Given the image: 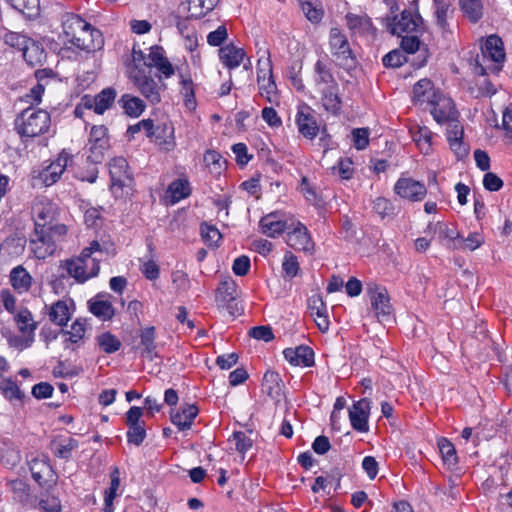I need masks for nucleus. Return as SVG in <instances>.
<instances>
[{"mask_svg": "<svg viewBox=\"0 0 512 512\" xmlns=\"http://www.w3.org/2000/svg\"><path fill=\"white\" fill-rule=\"evenodd\" d=\"M314 82L318 90L321 88H339L331 69L323 61L318 60L314 66Z\"/></svg>", "mask_w": 512, "mask_h": 512, "instance_id": "30", "label": "nucleus"}, {"mask_svg": "<svg viewBox=\"0 0 512 512\" xmlns=\"http://www.w3.org/2000/svg\"><path fill=\"white\" fill-rule=\"evenodd\" d=\"M238 297L235 281L231 277H224L217 288L216 302L218 307L225 308L233 315L234 303Z\"/></svg>", "mask_w": 512, "mask_h": 512, "instance_id": "18", "label": "nucleus"}, {"mask_svg": "<svg viewBox=\"0 0 512 512\" xmlns=\"http://www.w3.org/2000/svg\"><path fill=\"white\" fill-rule=\"evenodd\" d=\"M438 447L442 456L443 463L449 469H453L458 463L454 445L448 439L441 438L438 441Z\"/></svg>", "mask_w": 512, "mask_h": 512, "instance_id": "46", "label": "nucleus"}, {"mask_svg": "<svg viewBox=\"0 0 512 512\" xmlns=\"http://www.w3.org/2000/svg\"><path fill=\"white\" fill-rule=\"evenodd\" d=\"M345 18L347 27L353 33L371 35L375 34L376 29L373 27L371 19L367 15L348 13Z\"/></svg>", "mask_w": 512, "mask_h": 512, "instance_id": "32", "label": "nucleus"}, {"mask_svg": "<svg viewBox=\"0 0 512 512\" xmlns=\"http://www.w3.org/2000/svg\"><path fill=\"white\" fill-rule=\"evenodd\" d=\"M103 252L99 242L94 240L81 251L79 256L65 260L62 265L70 277L74 278L78 283H84L99 274V263L102 257H93V255L99 254L101 256Z\"/></svg>", "mask_w": 512, "mask_h": 512, "instance_id": "3", "label": "nucleus"}, {"mask_svg": "<svg viewBox=\"0 0 512 512\" xmlns=\"http://www.w3.org/2000/svg\"><path fill=\"white\" fill-rule=\"evenodd\" d=\"M15 320L19 330L23 333H31L36 329V323L33 316L27 309L21 310L15 316Z\"/></svg>", "mask_w": 512, "mask_h": 512, "instance_id": "57", "label": "nucleus"}, {"mask_svg": "<svg viewBox=\"0 0 512 512\" xmlns=\"http://www.w3.org/2000/svg\"><path fill=\"white\" fill-rule=\"evenodd\" d=\"M262 392L275 401H280L284 394V383L275 371L268 370L263 376L261 383Z\"/></svg>", "mask_w": 512, "mask_h": 512, "instance_id": "21", "label": "nucleus"}, {"mask_svg": "<svg viewBox=\"0 0 512 512\" xmlns=\"http://www.w3.org/2000/svg\"><path fill=\"white\" fill-rule=\"evenodd\" d=\"M367 293L377 318L380 321L387 320L391 316L392 307L386 289L370 283L367 285Z\"/></svg>", "mask_w": 512, "mask_h": 512, "instance_id": "13", "label": "nucleus"}, {"mask_svg": "<svg viewBox=\"0 0 512 512\" xmlns=\"http://www.w3.org/2000/svg\"><path fill=\"white\" fill-rule=\"evenodd\" d=\"M117 97V91L112 87L101 90L94 96V104H96V114H103L112 107Z\"/></svg>", "mask_w": 512, "mask_h": 512, "instance_id": "42", "label": "nucleus"}, {"mask_svg": "<svg viewBox=\"0 0 512 512\" xmlns=\"http://www.w3.org/2000/svg\"><path fill=\"white\" fill-rule=\"evenodd\" d=\"M374 211L383 219L385 217H391L395 214V207L390 200L384 197H378L374 201Z\"/></svg>", "mask_w": 512, "mask_h": 512, "instance_id": "59", "label": "nucleus"}, {"mask_svg": "<svg viewBox=\"0 0 512 512\" xmlns=\"http://www.w3.org/2000/svg\"><path fill=\"white\" fill-rule=\"evenodd\" d=\"M0 391L2 392L4 397L10 402L17 401L22 403L24 393L20 390L18 385L11 379L7 378L0 382Z\"/></svg>", "mask_w": 512, "mask_h": 512, "instance_id": "50", "label": "nucleus"}, {"mask_svg": "<svg viewBox=\"0 0 512 512\" xmlns=\"http://www.w3.org/2000/svg\"><path fill=\"white\" fill-rule=\"evenodd\" d=\"M89 311L102 321H109L115 315V310L112 303L104 299L103 295H97L90 299L88 302Z\"/></svg>", "mask_w": 512, "mask_h": 512, "instance_id": "27", "label": "nucleus"}, {"mask_svg": "<svg viewBox=\"0 0 512 512\" xmlns=\"http://www.w3.org/2000/svg\"><path fill=\"white\" fill-rule=\"evenodd\" d=\"M435 7L436 24L443 34L451 33L448 16L453 12L451 0H433Z\"/></svg>", "mask_w": 512, "mask_h": 512, "instance_id": "36", "label": "nucleus"}, {"mask_svg": "<svg viewBox=\"0 0 512 512\" xmlns=\"http://www.w3.org/2000/svg\"><path fill=\"white\" fill-rule=\"evenodd\" d=\"M412 137L420 150L427 154L431 147L432 132L427 127H419Z\"/></svg>", "mask_w": 512, "mask_h": 512, "instance_id": "56", "label": "nucleus"}, {"mask_svg": "<svg viewBox=\"0 0 512 512\" xmlns=\"http://www.w3.org/2000/svg\"><path fill=\"white\" fill-rule=\"evenodd\" d=\"M301 10L308 21L319 23L324 17V9L319 0H298Z\"/></svg>", "mask_w": 512, "mask_h": 512, "instance_id": "41", "label": "nucleus"}, {"mask_svg": "<svg viewBox=\"0 0 512 512\" xmlns=\"http://www.w3.org/2000/svg\"><path fill=\"white\" fill-rule=\"evenodd\" d=\"M67 232L64 224L49 227L37 224L29 235V250L39 260L51 257L56 253L58 244L65 240Z\"/></svg>", "mask_w": 512, "mask_h": 512, "instance_id": "2", "label": "nucleus"}, {"mask_svg": "<svg viewBox=\"0 0 512 512\" xmlns=\"http://www.w3.org/2000/svg\"><path fill=\"white\" fill-rule=\"evenodd\" d=\"M45 87L41 83H37L33 86L27 94H25L22 98V101L30 104L29 107H33L34 105H39L42 101V96L44 94Z\"/></svg>", "mask_w": 512, "mask_h": 512, "instance_id": "62", "label": "nucleus"}, {"mask_svg": "<svg viewBox=\"0 0 512 512\" xmlns=\"http://www.w3.org/2000/svg\"><path fill=\"white\" fill-rule=\"evenodd\" d=\"M353 163L349 158L340 159L336 166L332 167L333 173H338V175L344 179H351L354 173V169L352 167Z\"/></svg>", "mask_w": 512, "mask_h": 512, "instance_id": "63", "label": "nucleus"}, {"mask_svg": "<svg viewBox=\"0 0 512 512\" xmlns=\"http://www.w3.org/2000/svg\"><path fill=\"white\" fill-rule=\"evenodd\" d=\"M22 53L25 61L32 67L40 65L46 58L44 49L32 40L28 42Z\"/></svg>", "mask_w": 512, "mask_h": 512, "instance_id": "45", "label": "nucleus"}, {"mask_svg": "<svg viewBox=\"0 0 512 512\" xmlns=\"http://www.w3.org/2000/svg\"><path fill=\"white\" fill-rule=\"evenodd\" d=\"M300 265L297 257L291 252L287 251L282 261V272L284 279H293L298 275Z\"/></svg>", "mask_w": 512, "mask_h": 512, "instance_id": "51", "label": "nucleus"}, {"mask_svg": "<svg viewBox=\"0 0 512 512\" xmlns=\"http://www.w3.org/2000/svg\"><path fill=\"white\" fill-rule=\"evenodd\" d=\"M96 342L100 349L107 354L115 353L121 347V341L110 332H104L98 335Z\"/></svg>", "mask_w": 512, "mask_h": 512, "instance_id": "49", "label": "nucleus"}, {"mask_svg": "<svg viewBox=\"0 0 512 512\" xmlns=\"http://www.w3.org/2000/svg\"><path fill=\"white\" fill-rule=\"evenodd\" d=\"M30 470L32 478L43 488L49 489L56 484V474L45 459H34L31 462Z\"/></svg>", "mask_w": 512, "mask_h": 512, "instance_id": "17", "label": "nucleus"}, {"mask_svg": "<svg viewBox=\"0 0 512 512\" xmlns=\"http://www.w3.org/2000/svg\"><path fill=\"white\" fill-rule=\"evenodd\" d=\"M65 40L78 49L90 52L103 46L102 34L80 16L66 14L62 21Z\"/></svg>", "mask_w": 512, "mask_h": 512, "instance_id": "1", "label": "nucleus"}, {"mask_svg": "<svg viewBox=\"0 0 512 512\" xmlns=\"http://www.w3.org/2000/svg\"><path fill=\"white\" fill-rule=\"evenodd\" d=\"M435 227L438 231L439 240L446 242L447 246L454 249L455 243H458L460 239V233L443 223H437Z\"/></svg>", "mask_w": 512, "mask_h": 512, "instance_id": "55", "label": "nucleus"}, {"mask_svg": "<svg viewBox=\"0 0 512 512\" xmlns=\"http://www.w3.org/2000/svg\"><path fill=\"white\" fill-rule=\"evenodd\" d=\"M191 194V187L188 179L178 178L172 181L166 190V199L169 204L174 205L181 200L189 197Z\"/></svg>", "mask_w": 512, "mask_h": 512, "instance_id": "29", "label": "nucleus"}, {"mask_svg": "<svg viewBox=\"0 0 512 512\" xmlns=\"http://www.w3.org/2000/svg\"><path fill=\"white\" fill-rule=\"evenodd\" d=\"M32 214L34 226L40 224L49 227L56 218V208L49 201H38L32 207Z\"/></svg>", "mask_w": 512, "mask_h": 512, "instance_id": "26", "label": "nucleus"}, {"mask_svg": "<svg viewBox=\"0 0 512 512\" xmlns=\"http://www.w3.org/2000/svg\"><path fill=\"white\" fill-rule=\"evenodd\" d=\"M120 487V471L118 467H114L110 473V486L104 492V508L103 512L114 511V499Z\"/></svg>", "mask_w": 512, "mask_h": 512, "instance_id": "38", "label": "nucleus"}, {"mask_svg": "<svg viewBox=\"0 0 512 512\" xmlns=\"http://www.w3.org/2000/svg\"><path fill=\"white\" fill-rule=\"evenodd\" d=\"M181 85V94L184 97L185 105L190 109L195 108L196 101L192 79L182 77Z\"/></svg>", "mask_w": 512, "mask_h": 512, "instance_id": "60", "label": "nucleus"}, {"mask_svg": "<svg viewBox=\"0 0 512 512\" xmlns=\"http://www.w3.org/2000/svg\"><path fill=\"white\" fill-rule=\"evenodd\" d=\"M11 6L22 14L33 17L39 12V0H8Z\"/></svg>", "mask_w": 512, "mask_h": 512, "instance_id": "54", "label": "nucleus"}, {"mask_svg": "<svg viewBox=\"0 0 512 512\" xmlns=\"http://www.w3.org/2000/svg\"><path fill=\"white\" fill-rule=\"evenodd\" d=\"M201 236L204 242L211 247L217 246L222 238L219 230L215 226L207 223L201 224Z\"/></svg>", "mask_w": 512, "mask_h": 512, "instance_id": "58", "label": "nucleus"}, {"mask_svg": "<svg viewBox=\"0 0 512 512\" xmlns=\"http://www.w3.org/2000/svg\"><path fill=\"white\" fill-rule=\"evenodd\" d=\"M198 412L195 405L182 406L180 411L171 412V422L181 431L188 430L191 428Z\"/></svg>", "mask_w": 512, "mask_h": 512, "instance_id": "31", "label": "nucleus"}, {"mask_svg": "<svg viewBox=\"0 0 512 512\" xmlns=\"http://www.w3.org/2000/svg\"><path fill=\"white\" fill-rule=\"evenodd\" d=\"M460 10L472 23H477L483 16V5L480 0H459Z\"/></svg>", "mask_w": 512, "mask_h": 512, "instance_id": "43", "label": "nucleus"}, {"mask_svg": "<svg viewBox=\"0 0 512 512\" xmlns=\"http://www.w3.org/2000/svg\"><path fill=\"white\" fill-rule=\"evenodd\" d=\"M283 354L285 359L294 366L311 367L314 364V352L308 346L287 348Z\"/></svg>", "mask_w": 512, "mask_h": 512, "instance_id": "23", "label": "nucleus"}, {"mask_svg": "<svg viewBox=\"0 0 512 512\" xmlns=\"http://www.w3.org/2000/svg\"><path fill=\"white\" fill-rule=\"evenodd\" d=\"M219 0H188V11L191 17L200 18L212 11Z\"/></svg>", "mask_w": 512, "mask_h": 512, "instance_id": "47", "label": "nucleus"}, {"mask_svg": "<svg viewBox=\"0 0 512 512\" xmlns=\"http://www.w3.org/2000/svg\"><path fill=\"white\" fill-rule=\"evenodd\" d=\"M49 319L58 326H66L69 322L72 311L66 300H58L49 307Z\"/></svg>", "mask_w": 512, "mask_h": 512, "instance_id": "34", "label": "nucleus"}, {"mask_svg": "<svg viewBox=\"0 0 512 512\" xmlns=\"http://www.w3.org/2000/svg\"><path fill=\"white\" fill-rule=\"evenodd\" d=\"M484 243V236L479 232H471L466 238L460 239L455 243L454 249L474 251Z\"/></svg>", "mask_w": 512, "mask_h": 512, "instance_id": "52", "label": "nucleus"}, {"mask_svg": "<svg viewBox=\"0 0 512 512\" xmlns=\"http://www.w3.org/2000/svg\"><path fill=\"white\" fill-rule=\"evenodd\" d=\"M221 62L229 69H234L240 65L245 57V51L233 44L221 47L219 50Z\"/></svg>", "mask_w": 512, "mask_h": 512, "instance_id": "33", "label": "nucleus"}, {"mask_svg": "<svg viewBox=\"0 0 512 512\" xmlns=\"http://www.w3.org/2000/svg\"><path fill=\"white\" fill-rule=\"evenodd\" d=\"M70 162H72V155L66 150H62L58 157L40 173L42 183L46 187L55 184Z\"/></svg>", "mask_w": 512, "mask_h": 512, "instance_id": "16", "label": "nucleus"}, {"mask_svg": "<svg viewBox=\"0 0 512 512\" xmlns=\"http://www.w3.org/2000/svg\"><path fill=\"white\" fill-rule=\"evenodd\" d=\"M78 446V441L72 437H58L51 441L53 453L60 459H69L72 451L78 448Z\"/></svg>", "mask_w": 512, "mask_h": 512, "instance_id": "37", "label": "nucleus"}, {"mask_svg": "<svg viewBox=\"0 0 512 512\" xmlns=\"http://www.w3.org/2000/svg\"><path fill=\"white\" fill-rule=\"evenodd\" d=\"M129 78L141 95L150 103L157 104L161 101L160 86L151 76L147 75L144 70L139 69L137 66L131 68Z\"/></svg>", "mask_w": 512, "mask_h": 512, "instance_id": "9", "label": "nucleus"}, {"mask_svg": "<svg viewBox=\"0 0 512 512\" xmlns=\"http://www.w3.org/2000/svg\"><path fill=\"white\" fill-rule=\"evenodd\" d=\"M442 92L434 87L430 79L423 78L413 86L412 102L423 109H428Z\"/></svg>", "mask_w": 512, "mask_h": 512, "instance_id": "12", "label": "nucleus"}, {"mask_svg": "<svg viewBox=\"0 0 512 512\" xmlns=\"http://www.w3.org/2000/svg\"><path fill=\"white\" fill-rule=\"evenodd\" d=\"M12 287L19 293L27 292L32 284V277L22 266H17L10 273Z\"/></svg>", "mask_w": 512, "mask_h": 512, "instance_id": "39", "label": "nucleus"}, {"mask_svg": "<svg viewBox=\"0 0 512 512\" xmlns=\"http://www.w3.org/2000/svg\"><path fill=\"white\" fill-rule=\"evenodd\" d=\"M394 192L403 199L420 202L426 197L427 189L420 181L411 177H400L394 185Z\"/></svg>", "mask_w": 512, "mask_h": 512, "instance_id": "11", "label": "nucleus"}, {"mask_svg": "<svg viewBox=\"0 0 512 512\" xmlns=\"http://www.w3.org/2000/svg\"><path fill=\"white\" fill-rule=\"evenodd\" d=\"M164 53V49L160 46L156 45L150 47V52L148 54L147 61H145V65L147 67L157 68L160 73H162L166 78H169L174 74L175 71L174 67L165 57Z\"/></svg>", "mask_w": 512, "mask_h": 512, "instance_id": "22", "label": "nucleus"}, {"mask_svg": "<svg viewBox=\"0 0 512 512\" xmlns=\"http://www.w3.org/2000/svg\"><path fill=\"white\" fill-rule=\"evenodd\" d=\"M39 508L43 512H62L61 502L56 496L41 498Z\"/></svg>", "mask_w": 512, "mask_h": 512, "instance_id": "64", "label": "nucleus"}, {"mask_svg": "<svg viewBox=\"0 0 512 512\" xmlns=\"http://www.w3.org/2000/svg\"><path fill=\"white\" fill-rule=\"evenodd\" d=\"M14 129L21 140L26 142L49 133L51 116L46 110L28 107L16 116Z\"/></svg>", "mask_w": 512, "mask_h": 512, "instance_id": "4", "label": "nucleus"}, {"mask_svg": "<svg viewBox=\"0 0 512 512\" xmlns=\"http://www.w3.org/2000/svg\"><path fill=\"white\" fill-rule=\"evenodd\" d=\"M329 45L334 61L338 66L346 70L356 66V57L350 48L348 39L338 28L330 30Z\"/></svg>", "mask_w": 512, "mask_h": 512, "instance_id": "8", "label": "nucleus"}, {"mask_svg": "<svg viewBox=\"0 0 512 512\" xmlns=\"http://www.w3.org/2000/svg\"><path fill=\"white\" fill-rule=\"evenodd\" d=\"M257 82L259 93L271 104H278L277 86L273 79L272 63L268 50H264L263 56L257 64Z\"/></svg>", "mask_w": 512, "mask_h": 512, "instance_id": "6", "label": "nucleus"}, {"mask_svg": "<svg viewBox=\"0 0 512 512\" xmlns=\"http://www.w3.org/2000/svg\"><path fill=\"white\" fill-rule=\"evenodd\" d=\"M86 325L87 322L85 319H76L71 327L70 330H63L62 333L64 335H68V338L65 340V348H69V344H76L80 342L86 333Z\"/></svg>", "mask_w": 512, "mask_h": 512, "instance_id": "44", "label": "nucleus"}, {"mask_svg": "<svg viewBox=\"0 0 512 512\" xmlns=\"http://www.w3.org/2000/svg\"><path fill=\"white\" fill-rule=\"evenodd\" d=\"M338 90L339 88H321L319 91L321 93L322 107L325 111L333 115L339 114L342 107V101L339 97Z\"/></svg>", "mask_w": 512, "mask_h": 512, "instance_id": "35", "label": "nucleus"}, {"mask_svg": "<svg viewBox=\"0 0 512 512\" xmlns=\"http://www.w3.org/2000/svg\"><path fill=\"white\" fill-rule=\"evenodd\" d=\"M153 134L154 142L163 151H171L176 143L174 138V127L171 123H162L156 126Z\"/></svg>", "mask_w": 512, "mask_h": 512, "instance_id": "28", "label": "nucleus"}, {"mask_svg": "<svg viewBox=\"0 0 512 512\" xmlns=\"http://www.w3.org/2000/svg\"><path fill=\"white\" fill-rule=\"evenodd\" d=\"M109 174L111 179V191L117 197L128 194L134 182L129 165L125 158L115 157L109 162Z\"/></svg>", "mask_w": 512, "mask_h": 512, "instance_id": "7", "label": "nucleus"}, {"mask_svg": "<svg viewBox=\"0 0 512 512\" xmlns=\"http://www.w3.org/2000/svg\"><path fill=\"white\" fill-rule=\"evenodd\" d=\"M296 124L299 132L307 139H314L319 132V126L313 115L312 109L306 105L298 107Z\"/></svg>", "mask_w": 512, "mask_h": 512, "instance_id": "19", "label": "nucleus"}, {"mask_svg": "<svg viewBox=\"0 0 512 512\" xmlns=\"http://www.w3.org/2000/svg\"><path fill=\"white\" fill-rule=\"evenodd\" d=\"M141 345L144 347L143 355L152 359L155 355V327L150 326L141 330Z\"/></svg>", "mask_w": 512, "mask_h": 512, "instance_id": "48", "label": "nucleus"}, {"mask_svg": "<svg viewBox=\"0 0 512 512\" xmlns=\"http://www.w3.org/2000/svg\"><path fill=\"white\" fill-rule=\"evenodd\" d=\"M259 225L262 233L271 238H275L281 235L286 229L291 228L286 221L279 219L278 213L276 212L263 216Z\"/></svg>", "mask_w": 512, "mask_h": 512, "instance_id": "25", "label": "nucleus"}, {"mask_svg": "<svg viewBox=\"0 0 512 512\" xmlns=\"http://www.w3.org/2000/svg\"><path fill=\"white\" fill-rule=\"evenodd\" d=\"M146 438L145 424L128 426L127 441L130 444L140 446Z\"/></svg>", "mask_w": 512, "mask_h": 512, "instance_id": "61", "label": "nucleus"}, {"mask_svg": "<svg viewBox=\"0 0 512 512\" xmlns=\"http://www.w3.org/2000/svg\"><path fill=\"white\" fill-rule=\"evenodd\" d=\"M118 103L124 110V112L130 117H138L145 110V103L139 97L133 96L131 94H123Z\"/></svg>", "mask_w": 512, "mask_h": 512, "instance_id": "40", "label": "nucleus"}, {"mask_svg": "<svg viewBox=\"0 0 512 512\" xmlns=\"http://www.w3.org/2000/svg\"><path fill=\"white\" fill-rule=\"evenodd\" d=\"M370 414V401L366 398L355 402L349 408V419L351 426L358 432H367L368 418Z\"/></svg>", "mask_w": 512, "mask_h": 512, "instance_id": "20", "label": "nucleus"}, {"mask_svg": "<svg viewBox=\"0 0 512 512\" xmlns=\"http://www.w3.org/2000/svg\"><path fill=\"white\" fill-rule=\"evenodd\" d=\"M387 28L393 35L400 36L402 33H409L416 30L418 24L410 11L404 10L401 17L398 19L396 16L393 19L387 18Z\"/></svg>", "mask_w": 512, "mask_h": 512, "instance_id": "24", "label": "nucleus"}, {"mask_svg": "<svg viewBox=\"0 0 512 512\" xmlns=\"http://www.w3.org/2000/svg\"><path fill=\"white\" fill-rule=\"evenodd\" d=\"M286 242L293 249L303 251L309 255H313L315 252V244L311 235L307 227L301 222H297L292 230L287 233Z\"/></svg>", "mask_w": 512, "mask_h": 512, "instance_id": "15", "label": "nucleus"}, {"mask_svg": "<svg viewBox=\"0 0 512 512\" xmlns=\"http://www.w3.org/2000/svg\"><path fill=\"white\" fill-rule=\"evenodd\" d=\"M428 109L438 124L455 122L459 116L453 100L443 93L438 96L434 104L431 105Z\"/></svg>", "mask_w": 512, "mask_h": 512, "instance_id": "14", "label": "nucleus"}, {"mask_svg": "<svg viewBox=\"0 0 512 512\" xmlns=\"http://www.w3.org/2000/svg\"><path fill=\"white\" fill-rule=\"evenodd\" d=\"M10 491L13 493L14 499L21 503H25L29 500L30 489L29 485L20 479H15L7 483Z\"/></svg>", "mask_w": 512, "mask_h": 512, "instance_id": "53", "label": "nucleus"}, {"mask_svg": "<svg viewBox=\"0 0 512 512\" xmlns=\"http://www.w3.org/2000/svg\"><path fill=\"white\" fill-rule=\"evenodd\" d=\"M108 129L103 126H93L90 131L87 159L92 163H100L105 152L109 149Z\"/></svg>", "mask_w": 512, "mask_h": 512, "instance_id": "10", "label": "nucleus"}, {"mask_svg": "<svg viewBox=\"0 0 512 512\" xmlns=\"http://www.w3.org/2000/svg\"><path fill=\"white\" fill-rule=\"evenodd\" d=\"M505 60L503 41L497 35H490L482 47L481 57H477L475 74L486 75L489 71L498 73Z\"/></svg>", "mask_w": 512, "mask_h": 512, "instance_id": "5", "label": "nucleus"}]
</instances>
